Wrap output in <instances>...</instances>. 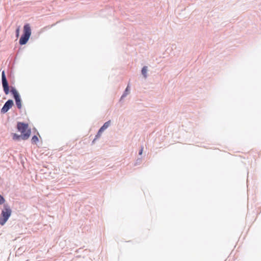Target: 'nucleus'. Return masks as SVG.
Instances as JSON below:
<instances>
[{"mask_svg":"<svg viewBox=\"0 0 261 261\" xmlns=\"http://www.w3.org/2000/svg\"><path fill=\"white\" fill-rule=\"evenodd\" d=\"M11 92L13 95L14 98L15 99L16 105L19 109L22 107L21 100L20 95L14 87H11Z\"/></svg>","mask_w":261,"mask_h":261,"instance_id":"20e7f679","label":"nucleus"},{"mask_svg":"<svg viewBox=\"0 0 261 261\" xmlns=\"http://www.w3.org/2000/svg\"><path fill=\"white\" fill-rule=\"evenodd\" d=\"M6 200L5 198L0 195V205L3 204L5 202Z\"/></svg>","mask_w":261,"mask_h":261,"instance_id":"9b49d317","label":"nucleus"},{"mask_svg":"<svg viewBox=\"0 0 261 261\" xmlns=\"http://www.w3.org/2000/svg\"><path fill=\"white\" fill-rule=\"evenodd\" d=\"M143 148H141V149H140V151H139V153L140 155H141V154H142V152H143Z\"/></svg>","mask_w":261,"mask_h":261,"instance_id":"4468645a","label":"nucleus"},{"mask_svg":"<svg viewBox=\"0 0 261 261\" xmlns=\"http://www.w3.org/2000/svg\"><path fill=\"white\" fill-rule=\"evenodd\" d=\"M12 214V210L8 204L4 205V208L2 211L0 216V224L4 225L7 221Z\"/></svg>","mask_w":261,"mask_h":261,"instance_id":"f03ea898","label":"nucleus"},{"mask_svg":"<svg viewBox=\"0 0 261 261\" xmlns=\"http://www.w3.org/2000/svg\"><path fill=\"white\" fill-rule=\"evenodd\" d=\"M2 85L5 93L7 95L9 93V87L6 79L5 73L3 71L2 73Z\"/></svg>","mask_w":261,"mask_h":261,"instance_id":"39448f33","label":"nucleus"},{"mask_svg":"<svg viewBox=\"0 0 261 261\" xmlns=\"http://www.w3.org/2000/svg\"><path fill=\"white\" fill-rule=\"evenodd\" d=\"M14 103L12 100L9 99L8 100L4 105L2 109H1V113H5L8 112V111L12 107Z\"/></svg>","mask_w":261,"mask_h":261,"instance_id":"423d86ee","label":"nucleus"},{"mask_svg":"<svg viewBox=\"0 0 261 261\" xmlns=\"http://www.w3.org/2000/svg\"><path fill=\"white\" fill-rule=\"evenodd\" d=\"M18 130L21 133V138L23 140H27L30 136L31 129L29 128L28 124L18 122L17 125Z\"/></svg>","mask_w":261,"mask_h":261,"instance_id":"f257e3e1","label":"nucleus"},{"mask_svg":"<svg viewBox=\"0 0 261 261\" xmlns=\"http://www.w3.org/2000/svg\"><path fill=\"white\" fill-rule=\"evenodd\" d=\"M39 141L38 138L37 136H34L32 138V143L36 144Z\"/></svg>","mask_w":261,"mask_h":261,"instance_id":"1a4fd4ad","label":"nucleus"},{"mask_svg":"<svg viewBox=\"0 0 261 261\" xmlns=\"http://www.w3.org/2000/svg\"><path fill=\"white\" fill-rule=\"evenodd\" d=\"M16 37H18L19 35V28H18L16 31Z\"/></svg>","mask_w":261,"mask_h":261,"instance_id":"ddd939ff","label":"nucleus"},{"mask_svg":"<svg viewBox=\"0 0 261 261\" xmlns=\"http://www.w3.org/2000/svg\"><path fill=\"white\" fill-rule=\"evenodd\" d=\"M102 132H100V128L99 130H98L97 134L96 135V139L99 138L101 136Z\"/></svg>","mask_w":261,"mask_h":261,"instance_id":"f8f14e48","label":"nucleus"},{"mask_svg":"<svg viewBox=\"0 0 261 261\" xmlns=\"http://www.w3.org/2000/svg\"><path fill=\"white\" fill-rule=\"evenodd\" d=\"M20 138H21V136L18 135L16 134H13V139L14 140H19Z\"/></svg>","mask_w":261,"mask_h":261,"instance_id":"9d476101","label":"nucleus"},{"mask_svg":"<svg viewBox=\"0 0 261 261\" xmlns=\"http://www.w3.org/2000/svg\"><path fill=\"white\" fill-rule=\"evenodd\" d=\"M128 86L127 87L125 92H127L128 91Z\"/></svg>","mask_w":261,"mask_h":261,"instance_id":"dca6fc26","label":"nucleus"},{"mask_svg":"<svg viewBox=\"0 0 261 261\" xmlns=\"http://www.w3.org/2000/svg\"><path fill=\"white\" fill-rule=\"evenodd\" d=\"M124 95H123L121 96V99H120V100H122V99H123V97H124Z\"/></svg>","mask_w":261,"mask_h":261,"instance_id":"2eb2a0df","label":"nucleus"},{"mask_svg":"<svg viewBox=\"0 0 261 261\" xmlns=\"http://www.w3.org/2000/svg\"><path fill=\"white\" fill-rule=\"evenodd\" d=\"M23 31V35L19 39V44L21 45L26 44L31 35V29L29 24L24 25Z\"/></svg>","mask_w":261,"mask_h":261,"instance_id":"7ed1b4c3","label":"nucleus"},{"mask_svg":"<svg viewBox=\"0 0 261 261\" xmlns=\"http://www.w3.org/2000/svg\"><path fill=\"white\" fill-rule=\"evenodd\" d=\"M111 124V121L109 120L103 125L102 126L100 127V132H103L106 129H107L110 125Z\"/></svg>","mask_w":261,"mask_h":261,"instance_id":"0eeeda50","label":"nucleus"},{"mask_svg":"<svg viewBox=\"0 0 261 261\" xmlns=\"http://www.w3.org/2000/svg\"><path fill=\"white\" fill-rule=\"evenodd\" d=\"M147 67L146 66H144L142 69V74L143 75L144 77H147Z\"/></svg>","mask_w":261,"mask_h":261,"instance_id":"6e6552de","label":"nucleus"}]
</instances>
